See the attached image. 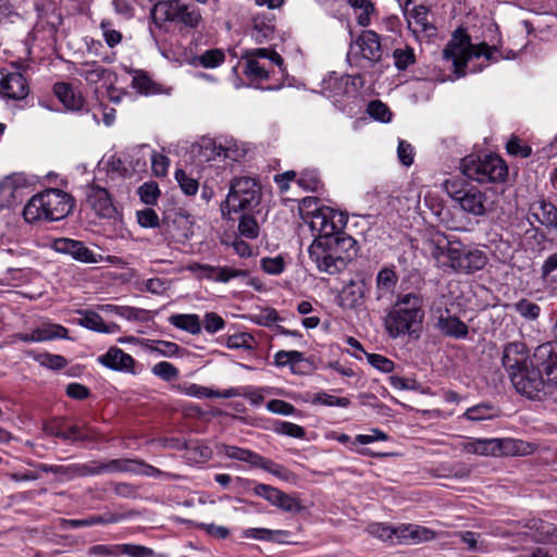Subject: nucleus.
Instances as JSON below:
<instances>
[{
  "label": "nucleus",
  "mask_w": 557,
  "mask_h": 557,
  "mask_svg": "<svg viewBox=\"0 0 557 557\" xmlns=\"http://www.w3.org/2000/svg\"><path fill=\"white\" fill-rule=\"evenodd\" d=\"M496 53H498V50L495 46L491 47L485 42L472 45L470 37L458 29L444 48L443 58L451 61L454 73L457 77H462L466 75L465 67L472 59L484 57L486 61L495 62L499 59L495 55Z\"/></svg>",
  "instance_id": "7ed1b4c3"
},
{
  "label": "nucleus",
  "mask_w": 557,
  "mask_h": 557,
  "mask_svg": "<svg viewBox=\"0 0 557 557\" xmlns=\"http://www.w3.org/2000/svg\"><path fill=\"white\" fill-rule=\"evenodd\" d=\"M296 183L299 187L308 191H317L321 187V180L315 170L301 172Z\"/></svg>",
  "instance_id": "de8ad7c7"
},
{
  "label": "nucleus",
  "mask_w": 557,
  "mask_h": 557,
  "mask_svg": "<svg viewBox=\"0 0 557 557\" xmlns=\"http://www.w3.org/2000/svg\"><path fill=\"white\" fill-rule=\"evenodd\" d=\"M260 200L261 189L257 182L250 177H239L231 183L221 211L224 216L232 212L252 211L259 206Z\"/></svg>",
  "instance_id": "0eeeda50"
},
{
  "label": "nucleus",
  "mask_w": 557,
  "mask_h": 557,
  "mask_svg": "<svg viewBox=\"0 0 557 557\" xmlns=\"http://www.w3.org/2000/svg\"><path fill=\"white\" fill-rule=\"evenodd\" d=\"M497 416V409L490 403H482L466 410L463 417L470 421L493 419Z\"/></svg>",
  "instance_id": "4c0bfd02"
},
{
  "label": "nucleus",
  "mask_w": 557,
  "mask_h": 557,
  "mask_svg": "<svg viewBox=\"0 0 557 557\" xmlns=\"http://www.w3.org/2000/svg\"><path fill=\"white\" fill-rule=\"evenodd\" d=\"M137 194L144 203L153 206L157 203L161 191L156 182H146L138 187Z\"/></svg>",
  "instance_id": "37998d69"
},
{
  "label": "nucleus",
  "mask_w": 557,
  "mask_h": 557,
  "mask_svg": "<svg viewBox=\"0 0 557 557\" xmlns=\"http://www.w3.org/2000/svg\"><path fill=\"white\" fill-rule=\"evenodd\" d=\"M188 270L197 273L200 277L209 278L220 283H227L232 278L246 276V271L232 267H212L209 264L191 263Z\"/></svg>",
  "instance_id": "412c9836"
},
{
  "label": "nucleus",
  "mask_w": 557,
  "mask_h": 557,
  "mask_svg": "<svg viewBox=\"0 0 557 557\" xmlns=\"http://www.w3.org/2000/svg\"><path fill=\"white\" fill-rule=\"evenodd\" d=\"M410 529L412 530L410 541L412 544L428 542L435 539V532L429 528L413 524Z\"/></svg>",
  "instance_id": "69168bd1"
},
{
  "label": "nucleus",
  "mask_w": 557,
  "mask_h": 557,
  "mask_svg": "<svg viewBox=\"0 0 557 557\" xmlns=\"http://www.w3.org/2000/svg\"><path fill=\"white\" fill-rule=\"evenodd\" d=\"M393 57L395 60V66L399 71L408 69V66L416 62L414 50L413 48L408 46H406L405 48L395 49L393 52Z\"/></svg>",
  "instance_id": "49530a36"
},
{
  "label": "nucleus",
  "mask_w": 557,
  "mask_h": 557,
  "mask_svg": "<svg viewBox=\"0 0 557 557\" xmlns=\"http://www.w3.org/2000/svg\"><path fill=\"white\" fill-rule=\"evenodd\" d=\"M195 61L206 69H215L225 61V54L221 49H209L195 58Z\"/></svg>",
  "instance_id": "ea45409f"
},
{
  "label": "nucleus",
  "mask_w": 557,
  "mask_h": 557,
  "mask_svg": "<svg viewBox=\"0 0 557 557\" xmlns=\"http://www.w3.org/2000/svg\"><path fill=\"white\" fill-rule=\"evenodd\" d=\"M259 224L250 214H243L238 222V233L247 239H256L259 236Z\"/></svg>",
  "instance_id": "79ce46f5"
},
{
  "label": "nucleus",
  "mask_w": 557,
  "mask_h": 557,
  "mask_svg": "<svg viewBox=\"0 0 557 557\" xmlns=\"http://www.w3.org/2000/svg\"><path fill=\"white\" fill-rule=\"evenodd\" d=\"M397 156L401 164L409 166L413 163V147L406 140H399Z\"/></svg>",
  "instance_id": "774afa93"
},
{
  "label": "nucleus",
  "mask_w": 557,
  "mask_h": 557,
  "mask_svg": "<svg viewBox=\"0 0 557 557\" xmlns=\"http://www.w3.org/2000/svg\"><path fill=\"white\" fill-rule=\"evenodd\" d=\"M137 223L144 228H157L161 226L159 215L151 208L136 211Z\"/></svg>",
  "instance_id": "09e8293b"
},
{
  "label": "nucleus",
  "mask_w": 557,
  "mask_h": 557,
  "mask_svg": "<svg viewBox=\"0 0 557 557\" xmlns=\"http://www.w3.org/2000/svg\"><path fill=\"white\" fill-rule=\"evenodd\" d=\"M86 201L102 218H111L115 208L106 188L91 184L86 187Z\"/></svg>",
  "instance_id": "4be33fe9"
},
{
  "label": "nucleus",
  "mask_w": 557,
  "mask_h": 557,
  "mask_svg": "<svg viewBox=\"0 0 557 557\" xmlns=\"http://www.w3.org/2000/svg\"><path fill=\"white\" fill-rule=\"evenodd\" d=\"M530 364L545 375L553 388L557 386V343L547 342L537 346L530 357Z\"/></svg>",
  "instance_id": "4468645a"
},
{
  "label": "nucleus",
  "mask_w": 557,
  "mask_h": 557,
  "mask_svg": "<svg viewBox=\"0 0 557 557\" xmlns=\"http://www.w3.org/2000/svg\"><path fill=\"white\" fill-rule=\"evenodd\" d=\"M356 45L363 59L377 62L382 58L380 36L374 30H363L356 39Z\"/></svg>",
  "instance_id": "bb28decb"
},
{
  "label": "nucleus",
  "mask_w": 557,
  "mask_h": 557,
  "mask_svg": "<svg viewBox=\"0 0 557 557\" xmlns=\"http://www.w3.org/2000/svg\"><path fill=\"white\" fill-rule=\"evenodd\" d=\"M275 507L286 512L300 511L302 508L298 499L284 492H282L281 495L278 496Z\"/></svg>",
  "instance_id": "0e129e2a"
},
{
  "label": "nucleus",
  "mask_w": 557,
  "mask_h": 557,
  "mask_svg": "<svg viewBox=\"0 0 557 557\" xmlns=\"http://www.w3.org/2000/svg\"><path fill=\"white\" fill-rule=\"evenodd\" d=\"M364 285L351 282L338 295V305L343 310H360L363 306Z\"/></svg>",
  "instance_id": "cd10ccee"
},
{
  "label": "nucleus",
  "mask_w": 557,
  "mask_h": 557,
  "mask_svg": "<svg viewBox=\"0 0 557 557\" xmlns=\"http://www.w3.org/2000/svg\"><path fill=\"white\" fill-rule=\"evenodd\" d=\"M267 409L273 413L282 416H290L296 412V408L282 399H271L267 403Z\"/></svg>",
  "instance_id": "680f3d73"
},
{
  "label": "nucleus",
  "mask_w": 557,
  "mask_h": 557,
  "mask_svg": "<svg viewBox=\"0 0 557 557\" xmlns=\"http://www.w3.org/2000/svg\"><path fill=\"white\" fill-rule=\"evenodd\" d=\"M107 72V69L96 61L77 63L73 67V73L83 77L90 85L102 81Z\"/></svg>",
  "instance_id": "2f4dec72"
},
{
  "label": "nucleus",
  "mask_w": 557,
  "mask_h": 557,
  "mask_svg": "<svg viewBox=\"0 0 557 557\" xmlns=\"http://www.w3.org/2000/svg\"><path fill=\"white\" fill-rule=\"evenodd\" d=\"M73 208L70 195L60 189H47L33 196L23 210L26 222L59 221Z\"/></svg>",
  "instance_id": "f03ea898"
},
{
  "label": "nucleus",
  "mask_w": 557,
  "mask_h": 557,
  "mask_svg": "<svg viewBox=\"0 0 557 557\" xmlns=\"http://www.w3.org/2000/svg\"><path fill=\"white\" fill-rule=\"evenodd\" d=\"M516 442L511 438H473L461 443L462 451L480 456L513 454Z\"/></svg>",
  "instance_id": "ddd939ff"
},
{
  "label": "nucleus",
  "mask_w": 557,
  "mask_h": 557,
  "mask_svg": "<svg viewBox=\"0 0 557 557\" xmlns=\"http://www.w3.org/2000/svg\"><path fill=\"white\" fill-rule=\"evenodd\" d=\"M54 94L59 100L69 110H81L84 104V99L81 95L76 94L69 84L57 83L54 85Z\"/></svg>",
  "instance_id": "f704fd0d"
},
{
  "label": "nucleus",
  "mask_w": 557,
  "mask_h": 557,
  "mask_svg": "<svg viewBox=\"0 0 557 557\" xmlns=\"http://www.w3.org/2000/svg\"><path fill=\"white\" fill-rule=\"evenodd\" d=\"M289 535L288 531L284 530H269L264 528H251L245 531L246 537H251L256 540L261 541H270V542H277V543H284L285 537Z\"/></svg>",
  "instance_id": "c9c22d12"
},
{
  "label": "nucleus",
  "mask_w": 557,
  "mask_h": 557,
  "mask_svg": "<svg viewBox=\"0 0 557 557\" xmlns=\"http://www.w3.org/2000/svg\"><path fill=\"white\" fill-rule=\"evenodd\" d=\"M460 170L465 176L480 184L502 183L508 175L505 161L497 154H469L461 159Z\"/></svg>",
  "instance_id": "39448f33"
},
{
  "label": "nucleus",
  "mask_w": 557,
  "mask_h": 557,
  "mask_svg": "<svg viewBox=\"0 0 557 557\" xmlns=\"http://www.w3.org/2000/svg\"><path fill=\"white\" fill-rule=\"evenodd\" d=\"M408 27L416 35L424 34L428 37L434 36L436 28L429 20V9L424 5H416L406 13Z\"/></svg>",
  "instance_id": "b1692460"
},
{
  "label": "nucleus",
  "mask_w": 557,
  "mask_h": 557,
  "mask_svg": "<svg viewBox=\"0 0 557 557\" xmlns=\"http://www.w3.org/2000/svg\"><path fill=\"white\" fill-rule=\"evenodd\" d=\"M218 453L231 459L239 460L257 467L258 461L261 460V455L237 446L220 444L218 445Z\"/></svg>",
  "instance_id": "473e14b6"
},
{
  "label": "nucleus",
  "mask_w": 557,
  "mask_h": 557,
  "mask_svg": "<svg viewBox=\"0 0 557 557\" xmlns=\"http://www.w3.org/2000/svg\"><path fill=\"white\" fill-rule=\"evenodd\" d=\"M175 180L185 195L194 196L197 194L199 189L198 181L188 175L184 170L178 169L175 171Z\"/></svg>",
  "instance_id": "c03bdc74"
},
{
  "label": "nucleus",
  "mask_w": 557,
  "mask_h": 557,
  "mask_svg": "<svg viewBox=\"0 0 557 557\" xmlns=\"http://www.w3.org/2000/svg\"><path fill=\"white\" fill-rule=\"evenodd\" d=\"M506 149L507 152L513 157L528 158L532 153L531 147L527 144H523V141L516 136H512L508 140Z\"/></svg>",
  "instance_id": "3c124183"
},
{
  "label": "nucleus",
  "mask_w": 557,
  "mask_h": 557,
  "mask_svg": "<svg viewBox=\"0 0 557 557\" xmlns=\"http://www.w3.org/2000/svg\"><path fill=\"white\" fill-rule=\"evenodd\" d=\"M275 431L294 438H304L306 436V431L302 426L288 421L277 422Z\"/></svg>",
  "instance_id": "6e6d98bb"
},
{
  "label": "nucleus",
  "mask_w": 557,
  "mask_h": 557,
  "mask_svg": "<svg viewBox=\"0 0 557 557\" xmlns=\"http://www.w3.org/2000/svg\"><path fill=\"white\" fill-rule=\"evenodd\" d=\"M129 460L113 459L108 462L91 460L87 463H73L69 466L61 465H38V469L42 472H51L63 480H73L75 478L99 475L104 472H125L129 470Z\"/></svg>",
  "instance_id": "423d86ee"
},
{
  "label": "nucleus",
  "mask_w": 557,
  "mask_h": 557,
  "mask_svg": "<svg viewBox=\"0 0 557 557\" xmlns=\"http://www.w3.org/2000/svg\"><path fill=\"white\" fill-rule=\"evenodd\" d=\"M190 216L184 211L174 212V214H165L162 219L164 232L176 240L188 238L190 234Z\"/></svg>",
  "instance_id": "393cba45"
},
{
  "label": "nucleus",
  "mask_w": 557,
  "mask_h": 557,
  "mask_svg": "<svg viewBox=\"0 0 557 557\" xmlns=\"http://www.w3.org/2000/svg\"><path fill=\"white\" fill-rule=\"evenodd\" d=\"M510 381L516 391L529 399L541 400L553 393L552 383L530 363L512 372Z\"/></svg>",
  "instance_id": "6e6552de"
},
{
  "label": "nucleus",
  "mask_w": 557,
  "mask_h": 557,
  "mask_svg": "<svg viewBox=\"0 0 557 557\" xmlns=\"http://www.w3.org/2000/svg\"><path fill=\"white\" fill-rule=\"evenodd\" d=\"M79 324L100 333H114L117 330L115 323H104L101 315H83L79 319Z\"/></svg>",
  "instance_id": "58836bf2"
},
{
  "label": "nucleus",
  "mask_w": 557,
  "mask_h": 557,
  "mask_svg": "<svg viewBox=\"0 0 557 557\" xmlns=\"http://www.w3.org/2000/svg\"><path fill=\"white\" fill-rule=\"evenodd\" d=\"M98 361L104 367L116 371H129L135 363L131 355L117 347L109 348L104 355L98 358Z\"/></svg>",
  "instance_id": "7c9ffc66"
},
{
  "label": "nucleus",
  "mask_w": 557,
  "mask_h": 557,
  "mask_svg": "<svg viewBox=\"0 0 557 557\" xmlns=\"http://www.w3.org/2000/svg\"><path fill=\"white\" fill-rule=\"evenodd\" d=\"M245 74L256 79H267L269 76L268 70L257 60L247 61Z\"/></svg>",
  "instance_id": "338daca9"
},
{
  "label": "nucleus",
  "mask_w": 557,
  "mask_h": 557,
  "mask_svg": "<svg viewBox=\"0 0 557 557\" xmlns=\"http://www.w3.org/2000/svg\"><path fill=\"white\" fill-rule=\"evenodd\" d=\"M282 492L283 491L274 486L263 483L256 484V486L253 487V493L257 496L264 498L273 506H275V504L277 503L278 496L281 495Z\"/></svg>",
  "instance_id": "5fc2aeb1"
},
{
  "label": "nucleus",
  "mask_w": 557,
  "mask_h": 557,
  "mask_svg": "<svg viewBox=\"0 0 557 557\" xmlns=\"http://www.w3.org/2000/svg\"><path fill=\"white\" fill-rule=\"evenodd\" d=\"M276 367H289L294 374L307 375L312 373L317 367L309 358L298 350H280L274 355Z\"/></svg>",
  "instance_id": "6ab92c4d"
},
{
  "label": "nucleus",
  "mask_w": 557,
  "mask_h": 557,
  "mask_svg": "<svg viewBox=\"0 0 557 557\" xmlns=\"http://www.w3.org/2000/svg\"><path fill=\"white\" fill-rule=\"evenodd\" d=\"M255 338L249 333L233 334L226 339V346L232 349L244 348L251 350L255 348Z\"/></svg>",
  "instance_id": "8fccbe9b"
},
{
  "label": "nucleus",
  "mask_w": 557,
  "mask_h": 557,
  "mask_svg": "<svg viewBox=\"0 0 557 557\" xmlns=\"http://www.w3.org/2000/svg\"><path fill=\"white\" fill-rule=\"evenodd\" d=\"M29 186L23 173H15L0 182V208H10L22 201Z\"/></svg>",
  "instance_id": "dca6fc26"
},
{
  "label": "nucleus",
  "mask_w": 557,
  "mask_h": 557,
  "mask_svg": "<svg viewBox=\"0 0 557 557\" xmlns=\"http://www.w3.org/2000/svg\"><path fill=\"white\" fill-rule=\"evenodd\" d=\"M308 214L311 215L310 227L318 236L337 237V234H343L341 230L348 221L346 214L325 206L315 208Z\"/></svg>",
  "instance_id": "1a4fd4ad"
},
{
  "label": "nucleus",
  "mask_w": 557,
  "mask_h": 557,
  "mask_svg": "<svg viewBox=\"0 0 557 557\" xmlns=\"http://www.w3.org/2000/svg\"><path fill=\"white\" fill-rule=\"evenodd\" d=\"M152 14L156 20L168 22L180 32L196 30L203 24L201 10L184 0L160 1L153 7Z\"/></svg>",
  "instance_id": "20e7f679"
},
{
  "label": "nucleus",
  "mask_w": 557,
  "mask_h": 557,
  "mask_svg": "<svg viewBox=\"0 0 557 557\" xmlns=\"http://www.w3.org/2000/svg\"><path fill=\"white\" fill-rule=\"evenodd\" d=\"M53 248L57 252L70 255L75 260L84 263H97L100 261V258L79 240L59 238L54 240Z\"/></svg>",
  "instance_id": "aec40b11"
},
{
  "label": "nucleus",
  "mask_w": 557,
  "mask_h": 557,
  "mask_svg": "<svg viewBox=\"0 0 557 557\" xmlns=\"http://www.w3.org/2000/svg\"><path fill=\"white\" fill-rule=\"evenodd\" d=\"M133 157H137L132 162L134 170L144 171L147 166L148 159L151 161L152 172L156 176H164L169 168V158L162 153H158L150 149L148 145L136 147L133 150Z\"/></svg>",
  "instance_id": "f3484780"
},
{
  "label": "nucleus",
  "mask_w": 557,
  "mask_h": 557,
  "mask_svg": "<svg viewBox=\"0 0 557 557\" xmlns=\"http://www.w3.org/2000/svg\"><path fill=\"white\" fill-rule=\"evenodd\" d=\"M313 404H321L330 407H348L350 405V400L346 397H336L325 392H320L315 394Z\"/></svg>",
  "instance_id": "4d7b16f0"
},
{
  "label": "nucleus",
  "mask_w": 557,
  "mask_h": 557,
  "mask_svg": "<svg viewBox=\"0 0 557 557\" xmlns=\"http://www.w3.org/2000/svg\"><path fill=\"white\" fill-rule=\"evenodd\" d=\"M67 336V330L60 324L44 325L34 330L32 333H17L13 335L23 342H44L51 341L54 338H65Z\"/></svg>",
  "instance_id": "c85d7f7f"
},
{
  "label": "nucleus",
  "mask_w": 557,
  "mask_h": 557,
  "mask_svg": "<svg viewBox=\"0 0 557 557\" xmlns=\"http://www.w3.org/2000/svg\"><path fill=\"white\" fill-rule=\"evenodd\" d=\"M0 92L9 99L22 100L28 95V85L20 73L1 74Z\"/></svg>",
  "instance_id": "a878e982"
},
{
  "label": "nucleus",
  "mask_w": 557,
  "mask_h": 557,
  "mask_svg": "<svg viewBox=\"0 0 557 557\" xmlns=\"http://www.w3.org/2000/svg\"><path fill=\"white\" fill-rule=\"evenodd\" d=\"M132 86L144 95H153L158 92L157 84L141 71L135 72L132 81Z\"/></svg>",
  "instance_id": "a19ab883"
},
{
  "label": "nucleus",
  "mask_w": 557,
  "mask_h": 557,
  "mask_svg": "<svg viewBox=\"0 0 557 557\" xmlns=\"http://www.w3.org/2000/svg\"><path fill=\"white\" fill-rule=\"evenodd\" d=\"M152 373L165 381H172L177 377L178 370L172 363L161 361L153 366Z\"/></svg>",
  "instance_id": "052dcab7"
},
{
  "label": "nucleus",
  "mask_w": 557,
  "mask_h": 557,
  "mask_svg": "<svg viewBox=\"0 0 557 557\" xmlns=\"http://www.w3.org/2000/svg\"><path fill=\"white\" fill-rule=\"evenodd\" d=\"M537 210L535 215L542 224L554 227L557 225V208L553 203L541 201Z\"/></svg>",
  "instance_id": "a18cd8bd"
},
{
  "label": "nucleus",
  "mask_w": 557,
  "mask_h": 557,
  "mask_svg": "<svg viewBox=\"0 0 557 557\" xmlns=\"http://www.w3.org/2000/svg\"><path fill=\"white\" fill-rule=\"evenodd\" d=\"M36 360L44 367H47L52 370L63 369L67 361L64 357L60 355H52L49 352L40 354L36 356Z\"/></svg>",
  "instance_id": "864d4df0"
},
{
  "label": "nucleus",
  "mask_w": 557,
  "mask_h": 557,
  "mask_svg": "<svg viewBox=\"0 0 557 557\" xmlns=\"http://www.w3.org/2000/svg\"><path fill=\"white\" fill-rule=\"evenodd\" d=\"M205 321H201L199 315H170L169 321L193 335L199 334L202 326L208 333L214 334L225 325L221 315H205Z\"/></svg>",
  "instance_id": "2eb2a0df"
},
{
  "label": "nucleus",
  "mask_w": 557,
  "mask_h": 557,
  "mask_svg": "<svg viewBox=\"0 0 557 557\" xmlns=\"http://www.w3.org/2000/svg\"><path fill=\"white\" fill-rule=\"evenodd\" d=\"M261 267L268 274L277 275L284 271L285 262L281 256L274 258H263L261 260Z\"/></svg>",
  "instance_id": "e2e57ef3"
},
{
  "label": "nucleus",
  "mask_w": 557,
  "mask_h": 557,
  "mask_svg": "<svg viewBox=\"0 0 557 557\" xmlns=\"http://www.w3.org/2000/svg\"><path fill=\"white\" fill-rule=\"evenodd\" d=\"M529 356L524 344L509 343L505 346L502 357V363L511 377V373L521 370L529 364Z\"/></svg>",
  "instance_id": "5701e85b"
},
{
  "label": "nucleus",
  "mask_w": 557,
  "mask_h": 557,
  "mask_svg": "<svg viewBox=\"0 0 557 557\" xmlns=\"http://www.w3.org/2000/svg\"><path fill=\"white\" fill-rule=\"evenodd\" d=\"M423 315H385L384 325L392 337L404 334L419 337L422 331Z\"/></svg>",
  "instance_id": "a211bd4d"
},
{
  "label": "nucleus",
  "mask_w": 557,
  "mask_h": 557,
  "mask_svg": "<svg viewBox=\"0 0 557 557\" xmlns=\"http://www.w3.org/2000/svg\"><path fill=\"white\" fill-rule=\"evenodd\" d=\"M308 253L320 272L334 275L344 271L356 258L358 243L347 234H337V237L317 236Z\"/></svg>",
  "instance_id": "f257e3e1"
},
{
  "label": "nucleus",
  "mask_w": 557,
  "mask_h": 557,
  "mask_svg": "<svg viewBox=\"0 0 557 557\" xmlns=\"http://www.w3.org/2000/svg\"><path fill=\"white\" fill-rule=\"evenodd\" d=\"M425 301L418 292L399 293L389 313H419L424 310Z\"/></svg>",
  "instance_id": "c756f323"
},
{
  "label": "nucleus",
  "mask_w": 557,
  "mask_h": 557,
  "mask_svg": "<svg viewBox=\"0 0 557 557\" xmlns=\"http://www.w3.org/2000/svg\"><path fill=\"white\" fill-rule=\"evenodd\" d=\"M487 263L486 255L476 248H469L456 240L453 244L448 268L456 272L470 274L482 270Z\"/></svg>",
  "instance_id": "9d476101"
},
{
  "label": "nucleus",
  "mask_w": 557,
  "mask_h": 557,
  "mask_svg": "<svg viewBox=\"0 0 557 557\" xmlns=\"http://www.w3.org/2000/svg\"><path fill=\"white\" fill-rule=\"evenodd\" d=\"M120 555H128L132 557H152L154 555L151 548L136 544H119Z\"/></svg>",
  "instance_id": "603ef678"
},
{
  "label": "nucleus",
  "mask_w": 557,
  "mask_h": 557,
  "mask_svg": "<svg viewBox=\"0 0 557 557\" xmlns=\"http://www.w3.org/2000/svg\"><path fill=\"white\" fill-rule=\"evenodd\" d=\"M397 281L398 276L393 269L383 268L376 276L379 296L382 297L384 294L393 292Z\"/></svg>",
  "instance_id": "e433bc0d"
},
{
  "label": "nucleus",
  "mask_w": 557,
  "mask_h": 557,
  "mask_svg": "<svg viewBox=\"0 0 557 557\" xmlns=\"http://www.w3.org/2000/svg\"><path fill=\"white\" fill-rule=\"evenodd\" d=\"M444 233L435 230H428L422 238V252L432 258L438 267H448L453 244Z\"/></svg>",
  "instance_id": "f8f14e48"
},
{
  "label": "nucleus",
  "mask_w": 557,
  "mask_h": 557,
  "mask_svg": "<svg viewBox=\"0 0 557 557\" xmlns=\"http://www.w3.org/2000/svg\"><path fill=\"white\" fill-rule=\"evenodd\" d=\"M366 357H367V360L368 362L375 369L382 371V372H385V373H389L393 371L394 369V362L386 358L385 356H382V355H379V354H370V352H366Z\"/></svg>",
  "instance_id": "bf43d9fd"
},
{
  "label": "nucleus",
  "mask_w": 557,
  "mask_h": 557,
  "mask_svg": "<svg viewBox=\"0 0 557 557\" xmlns=\"http://www.w3.org/2000/svg\"><path fill=\"white\" fill-rule=\"evenodd\" d=\"M437 326L449 337L463 338L468 335V325L458 315H440Z\"/></svg>",
  "instance_id": "72a5a7b5"
},
{
  "label": "nucleus",
  "mask_w": 557,
  "mask_h": 557,
  "mask_svg": "<svg viewBox=\"0 0 557 557\" xmlns=\"http://www.w3.org/2000/svg\"><path fill=\"white\" fill-rule=\"evenodd\" d=\"M368 113L381 122H388L392 116L388 107L379 100H374L369 103Z\"/></svg>",
  "instance_id": "13d9d810"
},
{
  "label": "nucleus",
  "mask_w": 557,
  "mask_h": 557,
  "mask_svg": "<svg viewBox=\"0 0 557 557\" xmlns=\"http://www.w3.org/2000/svg\"><path fill=\"white\" fill-rule=\"evenodd\" d=\"M446 188L450 197L458 202L462 211L474 216H483L493 209V201L486 193L472 186L467 189L451 190L449 183Z\"/></svg>",
  "instance_id": "9b49d317"
}]
</instances>
